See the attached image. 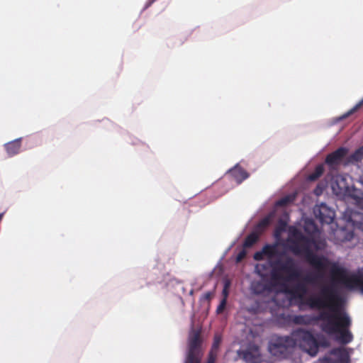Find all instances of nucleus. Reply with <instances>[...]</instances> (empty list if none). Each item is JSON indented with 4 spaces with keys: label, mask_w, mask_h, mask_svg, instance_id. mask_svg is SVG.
Returning a JSON list of instances; mask_svg holds the SVG:
<instances>
[{
    "label": "nucleus",
    "mask_w": 363,
    "mask_h": 363,
    "mask_svg": "<svg viewBox=\"0 0 363 363\" xmlns=\"http://www.w3.org/2000/svg\"><path fill=\"white\" fill-rule=\"evenodd\" d=\"M308 227L311 228V233L307 236L296 228H290L285 247L295 255L303 257L318 271H309L301 276L295 259L281 251L278 243L267 245L254 255L255 259H267V262L256 264L255 272L260 280L252 281L250 289L255 294L279 291L276 299H287L280 303L284 307L293 303V294L289 290V286L293 284L294 295L300 307L306 305L320 311L316 316L296 315L294 321L306 325L320 320L323 332L340 343H350L353 340L349 330L351 319L337 289H358L363 294V278L358 273L350 272L339 262L316 255L315 252L325 249V241L317 239V229L312 221L306 222V231Z\"/></svg>",
    "instance_id": "f257e3e1"
},
{
    "label": "nucleus",
    "mask_w": 363,
    "mask_h": 363,
    "mask_svg": "<svg viewBox=\"0 0 363 363\" xmlns=\"http://www.w3.org/2000/svg\"><path fill=\"white\" fill-rule=\"evenodd\" d=\"M329 345L327 340L319 343L311 333L298 329L294 330L290 336L279 337L269 342V352L278 358H285L294 347H299L311 357L318 354L320 346L326 347Z\"/></svg>",
    "instance_id": "f03ea898"
},
{
    "label": "nucleus",
    "mask_w": 363,
    "mask_h": 363,
    "mask_svg": "<svg viewBox=\"0 0 363 363\" xmlns=\"http://www.w3.org/2000/svg\"><path fill=\"white\" fill-rule=\"evenodd\" d=\"M220 335L216 334L211 350L206 363H214L217 352L221 342ZM203 355L199 331L192 330L189 333L188 351L184 363H201Z\"/></svg>",
    "instance_id": "7ed1b4c3"
},
{
    "label": "nucleus",
    "mask_w": 363,
    "mask_h": 363,
    "mask_svg": "<svg viewBox=\"0 0 363 363\" xmlns=\"http://www.w3.org/2000/svg\"><path fill=\"white\" fill-rule=\"evenodd\" d=\"M347 174H336L331 179L330 186L333 192L344 199H351L352 202L360 208H363V193L361 190L350 186Z\"/></svg>",
    "instance_id": "20e7f679"
},
{
    "label": "nucleus",
    "mask_w": 363,
    "mask_h": 363,
    "mask_svg": "<svg viewBox=\"0 0 363 363\" xmlns=\"http://www.w3.org/2000/svg\"><path fill=\"white\" fill-rule=\"evenodd\" d=\"M274 216V212H271L259 222L253 232L246 238L244 242V247H251L257 241L260 233L269 225Z\"/></svg>",
    "instance_id": "39448f33"
},
{
    "label": "nucleus",
    "mask_w": 363,
    "mask_h": 363,
    "mask_svg": "<svg viewBox=\"0 0 363 363\" xmlns=\"http://www.w3.org/2000/svg\"><path fill=\"white\" fill-rule=\"evenodd\" d=\"M313 213L317 219L322 223L330 224L335 218V211L325 203L317 204L313 208Z\"/></svg>",
    "instance_id": "423d86ee"
},
{
    "label": "nucleus",
    "mask_w": 363,
    "mask_h": 363,
    "mask_svg": "<svg viewBox=\"0 0 363 363\" xmlns=\"http://www.w3.org/2000/svg\"><path fill=\"white\" fill-rule=\"evenodd\" d=\"M347 152L348 150L347 148L340 147L326 157L325 163L330 169H335L340 165Z\"/></svg>",
    "instance_id": "0eeeda50"
},
{
    "label": "nucleus",
    "mask_w": 363,
    "mask_h": 363,
    "mask_svg": "<svg viewBox=\"0 0 363 363\" xmlns=\"http://www.w3.org/2000/svg\"><path fill=\"white\" fill-rule=\"evenodd\" d=\"M343 217L348 224L363 231V213L348 208L345 211Z\"/></svg>",
    "instance_id": "6e6552de"
},
{
    "label": "nucleus",
    "mask_w": 363,
    "mask_h": 363,
    "mask_svg": "<svg viewBox=\"0 0 363 363\" xmlns=\"http://www.w3.org/2000/svg\"><path fill=\"white\" fill-rule=\"evenodd\" d=\"M238 356L242 357L246 363H261V357L259 347L255 345L250 346L245 351H239Z\"/></svg>",
    "instance_id": "1a4fd4ad"
},
{
    "label": "nucleus",
    "mask_w": 363,
    "mask_h": 363,
    "mask_svg": "<svg viewBox=\"0 0 363 363\" xmlns=\"http://www.w3.org/2000/svg\"><path fill=\"white\" fill-rule=\"evenodd\" d=\"M229 174L237 184H240L248 177V174L238 164H236L233 168L229 170Z\"/></svg>",
    "instance_id": "9d476101"
},
{
    "label": "nucleus",
    "mask_w": 363,
    "mask_h": 363,
    "mask_svg": "<svg viewBox=\"0 0 363 363\" xmlns=\"http://www.w3.org/2000/svg\"><path fill=\"white\" fill-rule=\"evenodd\" d=\"M21 138L16 139L5 145L4 147L6 150V152L10 157H12L20 152L21 147Z\"/></svg>",
    "instance_id": "9b49d317"
},
{
    "label": "nucleus",
    "mask_w": 363,
    "mask_h": 363,
    "mask_svg": "<svg viewBox=\"0 0 363 363\" xmlns=\"http://www.w3.org/2000/svg\"><path fill=\"white\" fill-rule=\"evenodd\" d=\"M363 159V145L358 148L352 155L348 158V163H355L361 162Z\"/></svg>",
    "instance_id": "f8f14e48"
},
{
    "label": "nucleus",
    "mask_w": 363,
    "mask_h": 363,
    "mask_svg": "<svg viewBox=\"0 0 363 363\" xmlns=\"http://www.w3.org/2000/svg\"><path fill=\"white\" fill-rule=\"evenodd\" d=\"M226 288H227V285H225V289L223 291V296L224 297L220 301V304L218 305V306L217 307V309H216V313L218 314L222 313L225 311V309L226 308L227 296H228V292H227Z\"/></svg>",
    "instance_id": "ddd939ff"
},
{
    "label": "nucleus",
    "mask_w": 363,
    "mask_h": 363,
    "mask_svg": "<svg viewBox=\"0 0 363 363\" xmlns=\"http://www.w3.org/2000/svg\"><path fill=\"white\" fill-rule=\"evenodd\" d=\"M295 194L287 195L276 202V207L284 206L293 202L295 199Z\"/></svg>",
    "instance_id": "4468645a"
},
{
    "label": "nucleus",
    "mask_w": 363,
    "mask_h": 363,
    "mask_svg": "<svg viewBox=\"0 0 363 363\" xmlns=\"http://www.w3.org/2000/svg\"><path fill=\"white\" fill-rule=\"evenodd\" d=\"M323 170H324L323 166V165H318V167H316L314 172L308 176V179L311 180V181L315 180L316 179H318L323 174Z\"/></svg>",
    "instance_id": "2eb2a0df"
},
{
    "label": "nucleus",
    "mask_w": 363,
    "mask_h": 363,
    "mask_svg": "<svg viewBox=\"0 0 363 363\" xmlns=\"http://www.w3.org/2000/svg\"><path fill=\"white\" fill-rule=\"evenodd\" d=\"M363 105V99L357 103L352 108H351L349 111H347L346 113H345L341 118H345L353 113H354L357 110H358Z\"/></svg>",
    "instance_id": "dca6fc26"
},
{
    "label": "nucleus",
    "mask_w": 363,
    "mask_h": 363,
    "mask_svg": "<svg viewBox=\"0 0 363 363\" xmlns=\"http://www.w3.org/2000/svg\"><path fill=\"white\" fill-rule=\"evenodd\" d=\"M325 188V184L324 183H321L318 184L316 188L314 189V194L316 196H320L323 194L324 189Z\"/></svg>",
    "instance_id": "f3484780"
},
{
    "label": "nucleus",
    "mask_w": 363,
    "mask_h": 363,
    "mask_svg": "<svg viewBox=\"0 0 363 363\" xmlns=\"http://www.w3.org/2000/svg\"><path fill=\"white\" fill-rule=\"evenodd\" d=\"M285 229V225H281L279 228H277L275 230V233H274V236L276 238V239L277 240H279V238H280V235H281V233Z\"/></svg>",
    "instance_id": "a211bd4d"
},
{
    "label": "nucleus",
    "mask_w": 363,
    "mask_h": 363,
    "mask_svg": "<svg viewBox=\"0 0 363 363\" xmlns=\"http://www.w3.org/2000/svg\"><path fill=\"white\" fill-rule=\"evenodd\" d=\"M246 253L244 250H241L236 257V262H240L245 256Z\"/></svg>",
    "instance_id": "6ab92c4d"
},
{
    "label": "nucleus",
    "mask_w": 363,
    "mask_h": 363,
    "mask_svg": "<svg viewBox=\"0 0 363 363\" xmlns=\"http://www.w3.org/2000/svg\"><path fill=\"white\" fill-rule=\"evenodd\" d=\"M247 310L252 313H257L258 310H259V306L257 303L255 304V306H252V307H247Z\"/></svg>",
    "instance_id": "aec40b11"
},
{
    "label": "nucleus",
    "mask_w": 363,
    "mask_h": 363,
    "mask_svg": "<svg viewBox=\"0 0 363 363\" xmlns=\"http://www.w3.org/2000/svg\"><path fill=\"white\" fill-rule=\"evenodd\" d=\"M354 236V233L352 232H349L347 235L345 237V240H350Z\"/></svg>",
    "instance_id": "412c9836"
},
{
    "label": "nucleus",
    "mask_w": 363,
    "mask_h": 363,
    "mask_svg": "<svg viewBox=\"0 0 363 363\" xmlns=\"http://www.w3.org/2000/svg\"><path fill=\"white\" fill-rule=\"evenodd\" d=\"M211 293H207V294H206L204 295V298H205L206 299H209V298H211Z\"/></svg>",
    "instance_id": "4be33fe9"
},
{
    "label": "nucleus",
    "mask_w": 363,
    "mask_h": 363,
    "mask_svg": "<svg viewBox=\"0 0 363 363\" xmlns=\"http://www.w3.org/2000/svg\"><path fill=\"white\" fill-rule=\"evenodd\" d=\"M337 233L338 235H343V234H345V231L342 229V230H337Z\"/></svg>",
    "instance_id": "5701e85b"
},
{
    "label": "nucleus",
    "mask_w": 363,
    "mask_h": 363,
    "mask_svg": "<svg viewBox=\"0 0 363 363\" xmlns=\"http://www.w3.org/2000/svg\"><path fill=\"white\" fill-rule=\"evenodd\" d=\"M155 0H151V1L146 6V7H148L152 2H154Z\"/></svg>",
    "instance_id": "b1692460"
}]
</instances>
